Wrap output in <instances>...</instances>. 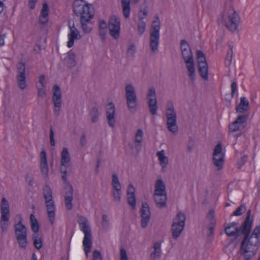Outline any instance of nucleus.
Segmentation results:
<instances>
[{
	"label": "nucleus",
	"instance_id": "36",
	"mask_svg": "<svg viewBox=\"0 0 260 260\" xmlns=\"http://www.w3.org/2000/svg\"><path fill=\"white\" fill-rule=\"evenodd\" d=\"M167 193L166 185L162 179H158L156 180L154 194Z\"/></svg>",
	"mask_w": 260,
	"mask_h": 260
},
{
	"label": "nucleus",
	"instance_id": "6",
	"mask_svg": "<svg viewBox=\"0 0 260 260\" xmlns=\"http://www.w3.org/2000/svg\"><path fill=\"white\" fill-rule=\"evenodd\" d=\"M165 114L168 129L171 133L176 134L178 131L177 124V115L172 102L169 101L167 102Z\"/></svg>",
	"mask_w": 260,
	"mask_h": 260
},
{
	"label": "nucleus",
	"instance_id": "26",
	"mask_svg": "<svg viewBox=\"0 0 260 260\" xmlns=\"http://www.w3.org/2000/svg\"><path fill=\"white\" fill-rule=\"evenodd\" d=\"M225 232L229 236H237L240 234V230L236 222H232L225 227Z\"/></svg>",
	"mask_w": 260,
	"mask_h": 260
},
{
	"label": "nucleus",
	"instance_id": "12",
	"mask_svg": "<svg viewBox=\"0 0 260 260\" xmlns=\"http://www.w3.org/2000/svg\"><path fill=\"white\" fill-rule=\"evenodd\" d=\"M111 186L114 200L119 202L122 197V186L118 175L115 173L112 175Z\"/></svg>",
	"mask_w": 260,
	"mask_h": 260
},
{
	"label": "nucleus",
	"instance_id": "21",
	"mask_svg": "<svg viewBox=\"0 0 260 260\" xmlns=\"http://www.w3.org/2000/svg\"><path fill=\"white\" fill-rule=\"evenodd\" d=\"M71 160L70 155L67 148H63L61 153V168L60 171L62 175H65L67 177V172L64 170L63 167H68L69 166Z\"/></svg>",
	"mask_w": 260,
	"mask_h": 260
},
{
	"label": "nucleus",
	"instance_id": "55",
	"mask_svg": "<svg viewBox=\"0 0 260 260\" xmlns=\"http://www.w3.org/2000/svg\"><path fill=\"white\" fill-rule=\"evenodd\" d=\"M233 58V51L232 50L229 51L226 56L225 58V64L227 65H230L232 60Z\"/></svg>",
	"mask_w": 260,
	"mask_h": 260
},
{
	"label": "nucleus",
	"instance_id": "58",
	"mask_svg": "<svg viewBox=\"0 0 260 260\" xmlns=\"http://www.w3.org/2000/svg\"><path fill=\"white\" fill-rule=\"evenodd\" d=\"M50 144L52 146H54L55 144V140H54V134L52 129H51L50 131Z\"/></svg>",
	"mask_w": 260,
	"mask_h": 260
},
{
	"label": "nucleus",
	"instance_id": "46",
	"mask_svg": "<svg viewBox=\"0 0 260 260\" xmlns=\"http://www.w3.org/2000/svg\"><path fill=\"white\" fill-rule=\"evenodd\" d=\"M126 196H135L136 189L132 182H129L126 186Z\"/></svg>",
	"mask_w": 260,
	"mask_h": 260
},
{
	"label": "nucleus",
	"instance_id": "23",
	"mask_svg": "<svg viewBox=\"0 0 260 260\" xmlns=\"http://www.w3.org/2000/svg\"><path fill=\"white\" fill-rule=\"evenodd\" d=\"M159 165L161 168L162 172L166 171L169 163V159L164 150L158 151L156 153Z\"/></svg>",
	"mask_w": 260,
	"mask_h": 260
},
{
	"label": "nucleus",
	"instance_id": "53",
	"mask_svg": "<svg viewBox=\"0 0 260 260\" xmlns=\"http://www.w3.org/2000/svg\"><path fill=\"white\" fill-rule=\"evenodd\" d=\"M99 115V113L98 110L95 108L93 109L91 113V120L92 122H94L97 121Z\"/></svg>",
	"mask_w": 260,
	"mask_h": 260
},
{
	"label": "nucleus",
	"instance_id": "54",
	"mask_svg": "<svg viewBox=\"0 0 260 260\" xmlns=\"http://www.w3.org/2000/svg\"><path fill=\"white\" fill-rule=\"evenodd\" d=\"M150 217H141V225L142 228H146L150 221Z\"/></svg>",
	"mask_w": 260,
	"mask_h": 260
},
{
	"label": "nucleus",
	"instance_id": "59",
	"mask_svg": "<svg viewBox=\"0 0 260 260\" xmlns=\"http://www.w3.org/2000/svg\"><path fill=\"white\" fill-rule=\"evenodd\" d=\"M93 260H102V256L98 251H94L93 252Z\"/></svg>",
	"mask_w": 260,
	"mask_h": 260
},
{
	"label": "nucleus",
	"instance_id": "52",
	"mask_svg": "<svg viewBox=\"0 0 260 260\" xmlns=\"http://www.w3.org/2000/svg\"><path fill=\"white\" fill-rule=\"evenodd\" d=\"M246 211V207L244 205H241L233 213L234 216H240Z\"/></svg>",
	"mask_w": 260,
	"mask_h": 260
},
{
	"label": "nucleus",
	"instance_id": "10",
	"mask_svg": "<svg viewBox=\"0 0 260 260\" xmlns=\"http://www.w3.org/2000/svg\"><path fill=\"white\" fill-rule=\"evenodd\" d=\"M121 22L120 18L116 15L111 16L108 20V29L110 35L115 40L120 36Z\"/></svg>",
	"mask_w": 260,
	"mask_h": 260
},
{
	"label": "nucleus",
	"instance_id": "63",
	"mask_svg": "<svg viewBox=\"0 0 260 260\" xmlns=\"http://www.w3.org/2000/svg\"><path fill=\"white\" fill-rule=\"evenodd\" d=\"M32 260H38L37 256L35 253L32 255Z\"/></svg>",
	"mask_w": 260,
	"mask_h": 260
},
{
	"label": "nucleus",
	"instance_id": "19",
	"mask_svg": "<svg viewBox=\"0 0 260 260\" xmlns=\"http://www.w3.org/2000/svg\"><path fill=\"white\" fill-rule=\"evenodd\" d=\"M15 220L18 221V222L14 225L16 237L27 235V229L22 222L21 216L20 214L17 215L15 217Z\"/></svg>",
	"mask_w": 260,
	"mask_h": 260
},
{
	"label": "nucleus",
	"instance_id": "41",
	"mask_svg": "<svg viewBox=\"0 0 260 260\" xmlns=\"http://www.w3.org/2000/svg\"><path fill=\"white\" fill-rule=\"evenodd\" d=\"M18 244L21 248L25 249L28 245L27 235L16 237Z\"/></svg>",
	"mask_w": 260,
	"mask_h": 260
},
{
	"label": "nucleus",
	"instance_id": "9",
	"mask_svg": "<svg viewBox=\"0 0 260 260\" xmlns=\"http://www.w3.org/2000/svg\"><path fill=\"white\" fill-rule=\"evenodd\" d=\"M125 92L127 107L131 112H134L137 106V98L134 86L131 83L126 84Z\"/></svg>",
	"mask_w": 260,
	"mask_h": 260
},
{
	"label": "nucleus",
	"instance_id": "13",
	"mask_svg": "<svg viewBox=\"0 0 260 260\" xmlns=\"http://www.w3.org/2000/svg\"><path fill=\"white\" fill-rule=\"evenodd\" d=\"M52 90L54 112L56 115H59L62 107L61 92L60 88L57 85L53 86Z\"/></svg>",
	"mask_w": 260,
	"mask_h": 260
},
{
	"label": "nucleus",
	"instance_id": "17",
	"mask_svg": "<svg viewBox=\"0 0 260 260\" xmlns=\"http://www.w3.org/2000/svg\"><path fill=\"white\" fill-rule=\"evenodd\" d=\"M213 160L215 165L219 169L221 168L224 163V154L222 146L218 143L215 147L213 153Z\"/></svg>",
	"mask_w": 260,
	"mask_h": 260
},
{
	"label": "nucleus",
	"instance_id": "39",
	"mask_svg": "<svg viewBox=\"0 0 260 260\" xmlns=\"http://www.w3.org/2000/svg\"><path fill=\"white\" fill-rule=\"evenodd\" d=\"M159 40V35L150 34V46L152 51L157 50Z\"/></svg>",
	"mask_w": 260,
	"mask_h": 260
},
{
	"label": "nucleus",
	"instance_id": "33",
	"mask_svg": "<svg viewBox=\"0 0 260 260\" xmlns=\"http://www.w3.org/2000/svg\"><path fill=\"white\" fill-rule=\"evenodd\" d=\"M121 8L122 13L125 18H128L131 14V1L130 0H121Z\"/></svg>",
	"mask_w": 260,
	"mask_h": 260
},
{
	"label": "nucleus",
	"instance_id": "40",
	"mask_svg": "<svg viewBox=\"0 0 260 260\" xmlns=\"http://www.w3.org/2000/svg\"><path fill=\"white\" fill-rule=\"evenodd\" d=\"M248 107V101L245 98L242 97L241 98L240 103L237 108V111L239 113H242L244 111L247 110Z\"/></svg>",
	"mask_w": 260,
	"mask_h": 260
},
{
	"label": "nucleus",
	"instance_id": "29",
	"mask_svg": "<svg viewBox=\"0 0 260 260\" xmlns=\"http://www.w3.org/2000/svg\"><path fill=\"white\" fill-rule=\"evenodd\" d=\"M37 86L38 89L39 96L44 97L46 95V82L45 77L43 75L40 76L39 82Z\"/></svg>",
	"mask_w": 260,
	"mask_h": 260
},
{
	"label": "nucleus",
	"instance_id": "18",
	"mask_svg": "<svg viewBox=\"0 0 260 260\" xmlns=\"http://www.w3.org/2000/svg\"><path fill=\"white\" fill-rule=\"evenodd\" d=\"M106 117L109 125L111 127L115 126V107L113 103L109 102L106 106Z\"/></svg>",
	"mask_w": 260,
	"mask_h": 260
},
{
	"label": "nucleus",
	"instance_id": "50",
	"mask_svg": "<svg viewBox=\"0 0 260 260\" xmlns=\"http://www.w3.org/2000/svg\"><path fill=\"white\" fill-rule=\"evenodd\" d=\"M146 22L144 20H140L138 23V30L140 35L143 34L146 29Z\"/></svg>",
	"mask_w": 260,
	"mask_h": 260
},
{
	"label": "nucleus",
	"instance_id": "56",
	"mask_svg": "<svg viewBox=\"0 0 260 260\" xmlns=\"http://www.w3.org/2000/svg\"><path fill=\"white\" fill-rule=\"evenodd\" d=\"M120 260H128L127 253L126 250L123 248H122L120 249Z\"/></svg>",
	"mask_w": 260,
	"mask_h": 260
},
{
	"label": "nucleus",
	"instance_id": "45",
	"mask_svg": "<svg viewBox=\"0 0 260 260\" xmlns=\"http://www.w3.org/2000/svg\"><path fill=\"white\" fill-rule=\"evenodd\" d=\"M109 220L108 216L104 214L102 216V228L104 231L108 230L109 228Z\"/></svg>",
	"mask_w": 260,
	"mask_h": 260
},
{
	"label": "nucleus",
	"instance_id": "60",
	"mask_svg": "<svg viewBox=\"0 0 260 260\" xmlns=\"http://www.w3.org/2000/svg\"><path fill=\"white\" fill-rule=\"evenodd\" d=\"M37 0H29V6L31 9L35 8Z\"/></svg>",
	"mask_w": 260,
	"mask_h": 260
},
{
	"label": "nucleus",
	"instance_id": "7",
	"mask_svg": "<svg viewBox=\"0 0 260 260\" xmlns=\"http://www.w3.org/2000/svg\"><path fill=\"white\" fill-rule=\"evenodd\" d=\"M0 207L1 213L0 226L2 231L5 232L8 230L10 217V204L8 200L6 198H2Z\"/></svg>",
	"mask_w": 260,
	"mask_h": 260
},
{
	"label": "nucleus",
	"instance_id": "2",
	"mask_svg": "<svg viewBox=\"0 0 260 260\" xmlns=\"http://www.w3.org/2000/svg\"><path fill=\"white\" fill-rule=\"evenodd\" d=\"M218 23L227 27L232 32L238 31L240 18L232 7L225 9L219 16Z\"/></svg>",
	"mask_w": 260,
	"mask_h": 260
},
{
	"label": "nucleus",
	"instance_id": "44",
	"mask_svg": "<svg viewBox=\"0 0 260 260\" xmlns=\"http://www.w3.org/2000/svg\"><path fill=\"white\" fill-rule=\"evenodd\" d=\"M141 217H150L151 213L150 207L148 204L145 203L143 204L141 211Z\"/></svg>",
	"mask_w": 260,
	"mask_h": 260
},
{
	"label": "nucleus",
	"instance_id": "22",
	"mask_svg": "<svg viewBox=\"0 0 260 260\" xmlns=\"http://www.w3.org/2000/svg\"><path fill=\"white\" fill-rule=\"evenodd\" d=\"M25 70V66L24 63L21 62L18 64L19 74L17 76V82L19 87L22 89H24L26 86Z\"/></svg>",
	"mask_w": 260,
	"mask_h": 260
},
{
	"label": "nucleus",
	"instance_id": "14",
	"mask_svg": "<svg viewBox=\"0 0 260 260\" xmlns=\"http://www.w3.org/2000/svg\"><path fill=\"white\" fill-rule=\"evenodd\" d=\"M147 99L151 113L152 115L156 114L157 110V101L156 97V91L154 87H150L148 89Z\"/></svg>",
	"mask_w": 260,
	"mask_h": 260
},
{
	"label": "nucleus",
	"instance_id": "3",
	"mask_svg": "<svg viewBox=\"0 0 260 260\" xmlns=\"http://www.w3.org/2000/svg\"><path fill=\"white\" fill-rule=\"evenodd\" d=\"M180 47L182 56L184 60L187 71V75L191 80L196 79V69L193 53L188 43L185 40L181 41Z\"/></svg>",
	"mask_w": 260,
	"mask_h": 260
},
{
	"label": "nucleus",
	"instance_id": "32",
	"mask_svg": "<svg viewBox=\"0 0 260 260\" xmlns=\"http://www.w3.org/2000/svg\"><path fill=\"white\" fill-rule=\"evenodd\" d=\"M93 17L90 16L89 18L84 20L83 19H80L82 30L86 34L90 33L92 29L93 24L91 22V20Z\"/></svg>",
	"mask_w": 260,
	"mask_h": 260
},
{
	"label": "nucleus",
	"instance_id": "15",
	"mask_svg": "<svg viewBox=\"0 0 260 260\" xmlns=\"http://www.w3.org/2000/svg\"><path fill=\"white\" fill-rule=\"evenodd\" d=\"M62 180L64 181V190L67 191L65 196V203L66 208L70 210L72 208L73 193V189L72 186L67 181V178L65 175L61 176Z\"/></svg>",
	"mask_w": 260,
	"mask_h": 260
},
{
	"label": "nucleus",
	"instance_id": "11",
	"mask_svg": "<svg viewBox=\"0 0 260 260\" xmlns=\"http://www.w3.org/2000/svg\"><path fill=\"white\" fill-rule=\"evenodd\" d=\"M197 59L201 76L205 80L208 79V66L204 53L201 50L197 51Z\"/></svg>",
	"mask_w": 260,
	"mask_h": 260
},
{
	"label": "nucleus",
	"instance_id": "34",
	"mask_svg": "<svg viewBox=\"0 0 260 260\" xmlns=\"http://www.w3.org/2000/svg\"><path fill=\"white\" fill-rule=\"evenodd\" d=\"M65 63L69 68L75 67L77 63L76 55L73 52H69L65 58Z\"/></svg>",
	"mask_w": 260,
	"mask_h": 260
},
{
	"label": "nucleus",
	"instance_id": "24",
	"mask_svg": "<svg viewBox=\"0 0 260 260\" xmlns=\"http://www.w3.org/2000/svg\"><path fill=\"white\" fill-rule=\"evenodd\" d=\"M246 120L245 117L239 116L234 122L230 125V131L235 132L242 129L246 125Z\"/></svg>",
	"mask_w": 260,
	"mask_h": 260
},
{
	"label": "nucleus",
	"instance_id": "42",
	"mask_svg": "<svg viewBox=\"0 0 260 260\" xmlns=\"http://www.w3.org/2000/svg\"><path fill=\"white\" fill-rule=\"evenodd\" d=\"M32 238L35 248L38 250L41 249L43 246L42 238L38 234H35L32 235Z\"/></svg>",
	"mask_w": 260,
	"mask_h": 260
},
{
	"label": "nucleus",
	"instance_id": "25",
	"mask_svg": "<svg viewBox=\"0 0 260 260\" xmlns=\"http://www.w3.org/2000/svg\"><path fill=\"white\" fill-rule=\"evenodd\" d=\"M251 212L249 210L247 212V216L245 218V221L241 225L240 228V232L242 234H248L251 229L252 220L250 218Z\"/></svg>",
	"mask_w": 260,
	"mask_h": 260
},
{
	"label": "nucleus",
	"instance_id": "51",
	"mask_svg": "<svg viewBox=\"0 0 260 260\" xmlns=\"http://www.w3.org/2000/svg\"><path fill=\"white\" fill-rule=\"evenodd\" d=\"M215 212L213 210H210L207 216V220L210 222L212 224L215 225L216 221L214 218Z\"/></svg>",
	"mask_w": 260,
	"mask_h": 260
},
{
	"label": "nucleus",
	"instance_id": "64",
	"mask_svg": "<svg viewBox=\"0 0 260 260\" xmlns=\"http://www.w3.org/2000/svg\"><path fill=\"white\" fill-rule=\"evenodd\" d=\"M140 0H132V2L133 4H136L138 3Z\"/></svg>",
	"mask_w": 260,
	"mask_h": 260
},
{
	"label": "nucleus",
	"instance_id": "49",
	"mask_svg": "<svg viewBox=\"0 0 260 260\" xmlns=\"http://www.w3.org/2000/svg\"><path fill=\"white\" fill-rule=\"evenodd\" d=\"M143 132L141 129L137 131L135 135V142L138 144H141L143 141Z\"/></svg>",
	"mask_w": 260,
	"mask_h": 260
},
{
	"label": "nucleus",
	"instance_id": "5",
	"mask_svg": "<svg viewBox=\"0 0 260 260\" xmlns=\"http://www.w3.org/2000/svg\"><path fill=\"white\" fill-rule=\"evenodd\" d=\"M73 10L75 15L80 17V19H87L93 16L92 12V5L84 0H75L72 5Z\"/></svg>",
	"mask_w": 260,
	"mask_h": 260
},
{
	"label": "nucleus",
	"instance_id": "61",
	"mask_svg": "<svg viewBox=\"0 0 260 260\" xmlns=\"http://www.w3.org/2000/svg\"><path fill=\"white\" fill-rule=\"evenodd\" d=\"M231 88H232V94H234V93L237 90V84L236 83H235V82L232 83V84L231 85Z\"/></svg>",
	"mask_w": 260,
	"mask_h": 260
},
{
	"label": "nucleus",
	"instance_id": "1",
	"mask_svg": "<svg viewBox=\"0 0 260 260\" xmlns=\"http://www.w3.org/2000/svg\"><path fill=\"white\" fill-rule=\"evenodd\" d=\"M260 247V225H256L250 235L244 236L240 246V252L244 260H251Z\"/></svg>",
	"mask_w": 260,
	"mask_h": 260
},
{
	"label": "nucleus",
	"instance_id": "30",
	"mask_svg": "<svg viewBox=\"0 0 260 260\" xmlns=\"http://www.w3.org/2000/svg\"><path fill=\"white\" fill-rule=\"evenodd\" d=\"M161 254V246L160 243L156 242L154 244L150 257L151 260H158L160 258Z\"/></svg>",
	"mask_w": 260,
	"mask_h": 260
},
{
	"label": "nucleus",
	"instance_id": "4",
	"mask_svg": "<svg viewBox=\"0 0 260 260\" xmlns=\"http://www.w3.org/2000/svg\"><path fill=\"white\" fill-rule=\"evenodd\" d=\"M78 222L80 229L84 233L83 245L86 256H87L88 254L90 252L92 245L90 224L88 220L83 216L79 217Z\"/></svg>",
	"mask_w": 260,
	"mask_h": 260
},
{
	"label": "nucleus",
	"instance_id": "27",
	"mask_svg": "<svg viewBox=\"0 0 260 260\" xmlns=\"http://www.w3.org/2000/svg\"><path fill=\"white\" fill-rule=\"evenodd\" d=\"M153 198L156 206L158 208H162L167 207V193L154 194Z\"/></svg>",
	"mask_w": 260,
	"mask_h": 260
},
{
	"label": "nucleus",
	"instance_id": "31",
	"mask_svg": "<svg viewBox=\"0 0 260 260\" xmlns=\"http://www.w3.org/2000/svg\"><path fill=\"white\" fill-rule=\"evenodd\" d=\"M49 11V9L48 5L46 3L44 4L39 17V20L41 23L45 24L47 23Z\"/></svg>",
	"mask_w": 260,
	"mask_h": 260
},
{
	"label": "nucleus",
	"instance_id": "48",
	"mask_svg": "<svg viewBox=\"0 0 260 260\" xmlns=\"http://www.w3.org/2000/svg\"><path fill=\"white\" fill-rule=\"evenodd\" d=\"M128 204L132 209H135L136 206V196H126Z\"/></svg>",
	"mask_w": 260,
	"mask_h": 260
},
{
	"label": "nucleus",
	"instance_id": "62",
	"mask_svg": "<svg viewBox=\"0 0 260 260\" xmlns=\"http://www.w3.org/2000/svg\"><path fill=\"white\" fill-rule=\"evenodd\" d=\"M5 44V36H0V46H3Z\"/></svg>",
	"mask_w": 260,
	"mask_h": 260
},
{
	"label": "nucleus",
	"instance_id": "16",
	"mask_svg": "<svg viewBox=\"0 0 260 260\" xmlns=\"http://www.w3.org/2000/svg\"><path fill=\"white\" fill-rule=\"evenodd\" d=\"M69 27L70 30L68 34L67 46L71 48L73 46L75 41L80 39L81 36L78 29L75 27L73 23H69Z\"/></svg>",
	"mask_w": 260,
	"mask_h": 260
},
{
	"label": "nucleus",
	"instance_id": "57",
	"mask_svg": "<svg viewBox=\"0 0 260 260\" xmlns=\"http://www.w3.org/2000/svg\"><path fill=\"white\" fill-rule=\"evenodd\" d=\"M136 52V47L134 44L129 45L127 49V54L129 55H133Z\"/></svg>",
	"mask_w": 260,
	"mask_h": 260
},
{
	"label": "nucleus",
	"instance_id": "8",
	"mask_svg": "<svg viewBox=\"0 0 260 260\" xmlns=\"http://www.w3.org/2000/svg\"><path fill=\"white\" fill-rule=\"evenodd\" d=\"M186 220L185 215L182 213H178L173 219L172 225V236L177 239L181 235L184 230Z\"/></svg>",
	"mask_w": 260,
	"mask_h": 260
},
{
	"label": "nucleus",
	"instance_id": "38",
	"mask_svg": "<svg viewBox=\"0 0 260 260\" xmlns=\"http://www.w3.org/2000/svg\"><path fill=\"white\" fill-rule=\"evenodd\" d=\"M108 23L105 20H101L99 24V33L102 39H105L107 32Z\"/></svg>",
	"mask_w": 260,
	"mask_h": 260
},
{
	"label": "nucleus",
	"instance_id": "28",
	"mask_svg": "<svg viewBox=\"0 0 260 260\" xmlns=\"http://www.w3.org/2000/svg\"><path fill=\"white\" fill-rule=\"evenodd\" d=\"M47 214L50 220V222L51 224H53L55 221V208L54 206V202H47L45 203Z\"/></svg>",
	"mask_w": 260,
	"mask_h": 260
},
{
	"label": "nucleus",
	"instance_id": "35",
	"mask_svg": "<svg viewBox=\"0 0 260 260\" xmlns=\"http://www.w3.org/2000/svg\"><path fill=\"white\" fill-rule=\"evenodd\" d=\"M30 226L31 231L34 233V234H38L39 232L40 225V223L34 214L30 215Z\"/></svg>",
	"mask_w": 260,
	"mask_h": 260
},
{
	"label": "nucleus",
	"instance_id": "43",
	"mask_svg": "<svg viewBox=\"0 0 260 260\" xmlns=\"http://www.w3.org/2000/svg\"><path fill=\"white\" fill-rule=\"evenodd\" d=\"M43 194L45 203L53 201L52 190L48 185L45 186L44 188Z\"/></svg>",
	"mask_w": 260,
	"mask_h": 260
},
{
	"label": "nucleus",
	"instance_id": "20",
	"mask_svg": "<svg viewBox=\"0 0 260 260\" xmlns=\"http://www.w3.org/2000/svg\"><path fill=\"white\" fill-rule=\"evenodd\" d=\"M39 167L42 175L47 177L49 172L48 164L47 159V154L45 150H42L40 154Z\"/></svg>",
	"mask_w": 260,
	"mask_h": 260
},
{
	"label": "nucleus",
	"instance_id": "47",
	"mask_svg": "<svg viewBox=\"0 0 260 260\" xmlns=\"http://www.w3.org/2000/svg\"><path fill=\"white\" fill-rule=\"evenodd\" d=\"M148 14V10L147 8H141L138 12V17L140 20H143L146 18Z\"/></svg>",
	"mask_w": 260,
	"mask_h": 260
},
{
	"label": "nucleus",
	"instance_id": "37",
	"mask_svg": "<svg viewBox=\"0 0 260 260\" xmlns=\"http://www.w3.org/2000/svg\"><path fill=\"white\" fill-rule=\"evenodd\" d=\"M151 29V34L159 35L160 22L158 16H155L154 19L152 21Z\"/></svg>",
	"mask_w": 260,
	"mask_h": 260
}]
</instances>
